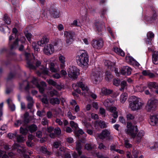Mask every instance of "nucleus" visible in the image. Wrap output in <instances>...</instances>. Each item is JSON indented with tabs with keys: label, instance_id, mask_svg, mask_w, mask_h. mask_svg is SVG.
Here are the masks:
<instances>
[{
	"label": "nucleus",
	"instance_id": "nucleus-3",
	"mask_svg": "<svg viewBox=\"0 0 158 158\" xmlns=\"http://www.w3.org/2000/svg\"><path fill=\"white\" fill-rule=\"evenodd\" d=\"M78 87H80L82 90L84 91L85 94L87 95L89 94V89L88 87L81 82H80L77 83V84H73L72 85V87L73 89L77 93H80L81 92L80 90L77 89Z\"/></svg>",
	"mask_w": 158,
	"mask_h": 158
},
{
	"label": "nucleus",
	"instance_id": "nucleus-46",
	"mask_svg": "<svg viewBox=\"0 0 158 158\" xmlns=\"http://www.w3.org/2000/svg\"><path fill=\"white\" fill-rule=\"evenodd\" d=\"M99 73H98V74H95L93 76L92 78L94 79V81H93L94 83H96L98 82V80H99L98 79V78L100 76V75Z\"/></svg>",
	"mask_w": 158,
	"mask_h": 158
},
{
	"label": "nucleus",
	"instance_id": "nucleus-19",
	"mask_svg": "<svg viewBox=\"0 0 158 158\" xmlns=\"http://www.w3.org/2000/svg\"><path fill=\"white\" fill-rule=\"evenodd\" d=\"M142 74L145 76H147L150 78H153L155 77V75L151 72L149 70H144L142 72Z\"/></svg>",
	"mask_w": 158,
	"mask_h": 158
},
{
	"label": "nucleus",
	"instance_id": "nucleus-43",
	"mask_svg": "<svg viewBox=\"0 0 158 158\" xmlns=\"http://www.w3.org/2000/svg\"><path fill=\"white\" fill-rule=\"evenodd\" d=\"M31 83L34 85V86H32L31 87L33 88L35 87H37L39 85H40L38 83L37 79L34 77L31 81Z\"/></svg>",
	"mask_w": 158,
	"mask_h": 158
},
{
	"label": "nucleus",
	"instance_id": "nucleus-34",
	"mask_svg": "<svg viewBox=\"0 0 158 158\" xmlns=\"http://www.w3.org/2000/svg\"><path fill=\"white\" fill-rule=\"evenodd\" d=\"M29 114L27 112H26L24 114L23 121L24 123H29L30 121L29 118Z\"/></svg>",
	"mask_w": 158,
	"mask_h": 158
},
{
	"label": "nucleus",
	"instance_id": "nucleus-40",
	"mask_svg": "<svg viewBox=\"0 0 158 158\" xmlns=\"http://www.w3.org/2000/svg\"><path fill=\"white\" fill-rule=\"evenodd\" d=\"M17 152L20 154L23 155L25 154L26 149L24 148H20L17 149Z\"/></svg>",
	"mask_w": 158,
	"mask_h": 158
},
{
	"label": "nucleus",
	"instance_id": "nucleus-6",
	"mask_svg": "<svg viewBox=\"0 0 158 158\" xmlns=\"http://www.w3.org/2000/svg\"><path fill=\"white\" fill-rule=\"evenodd\" d=\"M79 70L75 66H70L67 70L69 76L72 78L75 79L77 78Z\"/></svg>",
	"mask_w": 158,
	"mask_h": 158
},
{
	"label": "nucleus",
	"instance_id": "nucleus-20",
	"mask_svg": "<svg viewBox=\"0 0 158 158\" xmlns=\"http://www.w3.org/2000/svg\"><path fill=\"white\" fill-rule=\"evenodd\" d=\"M50 103L52 105H58L60 103V99L57 98H52L49 99Z\"/></svg>",
	"mask_w": 158,
	"mask_h": 158
},
{
	"label": "nucleus",
	"instance_id": "nucleus-12",
	"mask_svg": "<svg viewBox=\"0 0 158 158\" xmlns=\"http://www.w3.org/2000/svg\"><path fill=\"white\" fill-rule=\"evenodd\" d=\"M49 13L51 15L55 18H57L59 17V12L56 8L52 6L49 9Z\"/></svg>",
	"mask_w": 158,
	"mask_h": 158
},
{
	"label": "nucleus",
	"instance_id": "nucleus-53",
	"mask_svg": "<svg viewBox=\"0 0 158 158\" xmlns=\"http://www.w3.org/2000/svg\"><path fill=\"white\" fill-rule=\"evenodd\" d=\"M40 150L43 153L46 154L47 155H49L50 154L49 152L48 151L47 148H45L42 147H41Z\"/></svg>",
	"mask_w": 158,
	"mask_h": 158
},
{
	"label": "nucleus",
	"instance_id": "nucleus-4",
	"mask_svg": "<svg viewBox=\"0 0 158 158\" xmlns=\"http://www.w3.org/2000/svg\"><path fill=\"white\" fill-rule=\"evenodd\" d=\"M26 58L27 60V67L30 69H35V64L36 67L39 66L41 64V62L39 61L35 60L33 62V60H29V57L30 54L29 53L26 52L25 53Z\"/></svg>",
	"mask_w": 158,
	"mask_h": 158
},
{
	"label": "nucleus",
	"instance_id": "nucleus-27",
	"mask_svg": "<svg viewBox=\"0 0 158 158\" xmlns=\"http://www.w3.org/2000/svg\"><path fill=\"white\" fill-rule=\"evenodd\" d=\"M113 77V76L110 72L107 71L106 72L105 78L107 81H110Z\"/></svg>",
	"mask_w": 158,
	"mask_h": 158
},
{
	"label": "nucleus",
	"instance_id": "nucleus-58",
	"mask_svg": "<svg viewBox=\"0 0 158 158\" xmlns=\"http://www.w3.org/2000/svg\"><path fill=\"white\" fill-rule=\"evenodd\" d=\"M15 76V74L13 73H10L9 74L7 78V81L10 80L13 78Z\"/></svg>",
	"mask_w": 158,
	"mask_h": 158
},
{
	"label": "nucleus",
	"instance_id": "nucleus-35",
	"mask_svg": "<svg viewBox=\"0 0 158 158\" xmlns=\"http://www.w3.org/2000/svg\"><path fill=\"white\" fill-rule=\"evenodd\" d=\"M16 137L17 141L18 142L22 143L25 140L24 137L22 135H17Z\"/></svg>",
	"mask_w": 158,
	"mask_h": 158
},
{
	"label": "nucleus",
	"instance_id": "nucleus-45",
	"mask_svg": "<svg viewBox=\"0 0 158 158\" xmlns=\"http://www.w3.org/2000/svg\"><path fill=\"white\" fill-rule=\"evenodd\" d=\"M124 145L125 147L129 148H130L132 147V145L130 143L128 140L124 139Z\"/></svg>",
	"mask_w": 158,
	"mask_h": 158
},
{
	"label": "nucleus",
	"instance_id": "nucleus-50",
	"mask_svg": "<svg viewBox=\"0 0 158 158\" xmlns=\"http://www.w3.org/2000/svg\"><path fill=\"white\" fill-rule=\"evenodd\" d=\"M120 82V80L118 79H114L113 80V84L116 86H118Z\"/></svg>",
	"mask_w": 158,
	"mask_h": 158
},
{
	"label": "nucleus",
	"instance_id": "nucleus-37",
	"mask_svg": "<svg viewBox=\"0 0 158 158\" xmlns=\"http://www.w3.org/2000/svg\"><path fill=\"white\" fill-rule=\"evenodd\" d=\"M112 101L109 99H107L105 100L103 102V104L106 107H108L111 105Z\"/></svg>",
	"mask_w": 158,
	"mask_h": 158
},
{
	"label": "nucleus",
	"instance_id": "nucleus-8",
	"mask_svg": "<svg viewBox=\"0 0 158 158\" xmlns=\"http://www.w3.org/2000/svg\"><path fill=\"white\" fill-rule=\"evenodd\" d=\"M74 33L71 31H65L64 32V36L66 38V43L68 44H72L74 41Z\"/></svg>",
	"mask_w": 158,
	"mask_h": 158
},
{
	"label": "nucleus",
	"instance_id": "nucleus-61",
	"mask_svg": "<svg viewBox=\"0 0 158 158\" xmlns=\"http://www.w3.org/2000/svg\"><path fill=\"white\" fill-rule=\"evenodd\" d=\"M25 36L28 40L29 41H30L32 37V35L31 34L29 33H25Z\"/></svg>",
	"mask_w": 158,
	"mask_h": 158
},
{
	"label": "nucleus",
	"instance_id": "nucleus-28",
	"mask_svg": "<svg viewBox=\"0 0 158 158\" xmlns=\"http://www.w3.org/2000/svg\"><path fill=\"white\" fill-rule=\"evenodd\" d=\"M48 82L49 84L55 86L56 88L58 89H60L61 88L60 86L59 85H56V82L52 79L49 80L48 81Z\"/></svg>",
	"mask_w": 158,
	"mask_h": 158
},
{
	"label": "nucleus",
	"instance_id": "nucleus-1",
	"mask_svg": "<svg viewBox=\"0 0 158 158\" xmlns=\"http://www.w3.org/2000/svg\"><path fill=\"white\" fill-rule=\"evenodd\" d=\"M143 103L141 100L135 96H132L129 99V107L131 110L135 111L140 109Z\"/></svg>",
	"mask_w": 158,
	"mask_h": 158
},
{
	"label": "nucleus",
	"instance_id": "nucleus-23",
	"mask_svg": "<svg viewBox=\"0 0 158 158\" xmlns=\"http://www.w3.org/2000/svg\"><path fill=\"white\" fill-rule=\"evenodd\" d=\"M81 142L79 141L76 142V150L77 152L78 153L79 156L81 155L82 153V152L81 151Z\"/></svg>",
	"mask_w": 158,
	"mask_h": 158
},
{
	"label": "nucleus",
	"instance_id": "nucleus-57",
	"mask_svg": "<svg viewBox=\"0 0 158 158\" xmlns=\"http://www.w3.org/2000/svg\"><path fill=\"white\" fill-rule=\"evenodd\" d=\"M158 147V143H155L153 144V145L150 147V148L152 150H155Z\"/></svg>",
	"mask_w": 158,
	"mask_h": 158
},
{
	"label": "nucleus",
	"instance_id": "nucleus-13",
	"mask_svg": "<svg viewBox=\"0 0 158 158\" xmlns=\"http://www.w3.org/2000/svg\"><path fill=\"white\" fill-rule=\"evenodd\" d=\"M131 69L128 66H124L121 69L120 73L124 75H129L131 74Z\"/></svg>",
	"mask_w": 158,
	"mask_h": 158
},
{
	"label": "nucleus",
	"instance_id": "nucleus-59",
	"mask_svg": "<svg viewBox=\"0 0 158 158\" xmlns=\"http://www.w3.org/2000/svg\"><path fill=\"white\" fill-rule=\"evenodd\" d=\"M98 148L100 149H106V147L102 143H99L98 146Z\"/></svg>",
	"mask_w": 158,
	"mask_h": 158
},
{
	"label": "nucleus",
	"instance_id": "nucleus-55",
	"mask_svg": "<svg viewBox=\"0 0 158 158\" xmlns=\"http://www.w3.org/2000/svg\"><path fill=\"white\" fill-rule=\"evenodd\" d=\"M154 34L152 32H149L147 34V38L152 39V38L154 37Z\"/></svg>",
	"mask_w": 158,
	"mask_h": 158
},
{
	"label": "nucleus",
	"instance_id": "nucleus-17",
	"mask_svg": "<svg viewBox=\"0 0 158 158\" xmlns=\"http://www.w3.org/2000/svg\"><path fill=\"white\" fill-rule=\"evenodd\" d=\"M49 42V39L47 37L44 36L37 42L38 44L41 46L43 47L44 45Z\"/></svg>",
	"mask_w": 158,
	"mask_h": 158
},
{
	"label": "nucleus",
	"instance_id": "nucleus-52",
	"mask_svg": "<svg viewBox=\"0 0 158 158\" xmlns=\"http://www.w3.org/2000/svg\"><path fill=\"white\" fill-rule=\"evenodd\" d=\"M54 131L55 133L57 135H60L61 133V129L59 127L55 128L54 130Z\"/></svg>",
	"mask_w": 158,
	"mask_h": 158
},
{
	"label": "nucleus",
	"instance_id": "nucleus-39",
	"mask_svg": "<svg viewBox=\"0 0 158 158\" xmlns=\"http://www.w3.org/2000/svg\"><path fill=\"white\" fill-rule=\"evenodd\" d=\"M51 44H52V45L58 47L60 45H62V43L61 41L60 40H55L54 42L52 43Z\"/></svg>",
	"mask_w": 158,
	"mask_h": 158
},
{
	"label": "nucleus",
	"instance_id": "nucleus-64",
	"mask_svg": "<svg viewBox=\"0 0 158 158\" xmlns=\"http://www.w3.org/2000/svg\"><path fill=\"white\" fill-rule=\"evenodd\" d=\"M157 15L156 13L155 12H153V14L152 16L151 17L150 20L152 21H153L156 19V18Z\"/></svg>",
	"mask_w": 158,
	"mask_h": 158
},
{
	"label": "nucleus",
	"instance_id": "nucleus-25",
	"mask_svg": "<svg viewBox=\"0 0 158 158\" xmlns=\"http://www.w3.org/2000/svg\"><path fill=\"white\" fill-rule=\"evenodd\" d=\"M49 65L50 70L52 72L56 73L59 70L58 69H57L56 68L54 63L52 62H50L49 64Z\"/></svg>",
	"mask_w": 158,
	"mask_h": 158
},
{
	"label": "nucleus",
	"instance_id": "nucleus-36",
	"mask_svg": "<svg viewBox=\"0 0 158 158\" xmlns=\"http://www.w3.org/2000/svg\"><path fill=\"white\" fill-rule=\"evenodd\" d=\"M3 20L6 24H10V23L11 19L6 14L4 15Z\"/></svg>",
	"mask_w": 158,
	"mask_h": 158
},
{
	"label": "nucleus",
	"instance_id": "nucleus-31",
	"mask_svg": "<svg viewBox=\"0 0 158 158\" xmlns=\"http://www.w3.org/2000/svg\"><path fill=\"white\" fill-rule=\"evenodd\" d=\"M98 124L101 128H104L107 127L108 123L104 121L100 120Z\"/></svg>",
	"mask_w": 158,
	"mask_h": 158
},
{
	"label": "nucleus",
	"instance_id": "nucleus-60",
	"mask_svg": "<svg viewBox=\"0 0 158 158\" xmlns=\"http://www.w3.org/2000/svg\"><path fill=\"white\" fill-rule=\"evenodd\" d=\"M41 101L43 103L45 104H47L48 103V100L46 97H44L41 98Z\"/></svg>",
	"mask_w": 158,
	"mask_h": 158
},
{
	"label": "nucleus",
	"instance_id": "nucleus-42",
	"mask_svg": "<svg viewBox=\"0 0 158 158\" xmlns=\"http://www.w3.org/2000/svg\"><path fill=\"white\" fill-rule=\"evenodd\" d=\"M19 40L17 39H16L15 41L14 42L13 44L11 45L10 46V49H13L16 48L18 45Z\"/></svg>",
	"mask_w": 158,
	"mask_h": 158
},
{
	"label": "nucleus",
	"instance_id": "nucleus-15",
	"mask_svg": "<svg viewBox=\"0 0 158 158\" xmlns=\"http://www.w3.org/2000/svg\"><path fill=\"white\" fill-rule=\"evenodd\" d=\"M149 123L151 125H158V114L151 116L150 117Z\"/></svg>",
	"mask_w": 158,
	"mask_h": 158
},
{
	"label": "nucleus",
	"instance_id": "nucleus-22",
	"mask_svg": "<svg viewBox=\"0 0 158 158\" xmlns=\"http://www.w3.org/2000/svg\"><path fill=\"white\" fill-rule=\"evenodd\" d=\"M105 64L106 66H107V67L111 70H113L114 68V63L110 62L109 60H106L105 62Z\"/></svg>",
	"mask_w": 158,
	"mask_h": 158
},
{
	"label": "nucleus",
	"instance_id": "nucleus-7",
	"mask_svg": "<svg viewBox=\"0 0 158 158\" xmlns=\"http://www.w3.org/2000/svg\"><path fill=\"white\" fill-rule=\"evenodd\" d=\"M110 129H105L102 130L99 135V138L102 140L104 139L110 140L112 138L110 135Z\"/></svg>",
	"mask_w": 158,
	"mask_h": 158
},
{
	"label": "nucleus",
	"instance_id": "nucleus-24",
	"mask_svg": "<svg viewBox=\"0 0 158 158\" xmlns=\"http://www.w3.org/2000/svg\"><path fill=\"white\" fill-rule=\"evenodd\" d=\"M113 49L114 51L119 55L123 56H125L124 52L121 49L116 47H114Z\"/></svg>",
	"mask_w": 158,
	"mask_h": 158
},
{
	"label": "nucleus",
	"instance_id": "nucleus-32",
	"mask_svg": "<svg viewBox=\"0 0 158 158\" xmlns=\"http://www.w3.org/2000/svg\"><path fill=\"white\" fill-rule=\"evenodd\" d=\"M102 94L105 95L110 94H111L112 92V90L111 89H108L105 88L102 89Z\"/></svg>",
	"mask_w": 158,
	"mask_h": 158
},
{
	"label": "nucleus",
	"instance_id": "nucleus-18",
	"mask_svg": "<svg viewBox=\"0 0 158 158\" xmlns=\"http://www.w3.org/2000/svg\"><path fill=\"white\" fill-rule=\"evenodd\" d=\"M152 61L155 64H158V51L153 52L152 55Z\"/></svg>",
	"mask_w": 158,
	"mask_h": 158
},
{
	"label": "nucleus",
	"instance_id": "nucleus-21",
	"mask_svg": "<svg viewBox=\"0 0 158 158\" xmlns=\"http://www.w3.org/2000/svg\"><path fill=\"white\" fill-rule=\"evenodd\" d=\"M28 131L31 133H32L35 131L37 129V127L34 124H32L27 126Z\"/></svg>",
	"mask_w": 158,
	"mask_h": 158
},
{
	"label": "nucleus",
	"instance_id": "nucleus-29",
	"mask_svg": "<svg viewBox=\"0 0 158 158\" xmlns=\"http://www.w3.org/2000/svg\"><path fill=\"white\" fill-rule=\"evenodd\" d=\"M95 26L97 29V30L98 31H100L102 30V28L104 26V24H102L99 22L96 23L95 24Z\"/></svg>",
	"mask_w": 158,
	"mask_h": 158
},
{
	"label": "nucleus",
	"instance_id": "nucleus-51",
	"mask_svg": "<svg viewBox=\"0 0 158 158\" xmlns=\"http://www.w3.org/2000/svg\"><path fill=\"white\" fill-rule=\"evenodd\" d=\"M7 127L6 125H4L1 127L0 130L1 131V132H3V134L6 133L7 131Z\"/></svg>",
	"mask_w": 158,
	"mask_h": 158
},
{
	"label": "nucleus",
	"instance_id": "nucleus-54",
	"mask_svg": "<svg viewBox=\"0 0 158 158\" xmlns=\"http://www.w3.org/2000/svg\"><path fill=\"white\" fill-rule=\"evenodd\" d=\"M99 113L102 115V117H105V110L102 108L101 107L99 109Z\"/></svg>",
	"mask_w": 158,
	"mask_h": 158
},
{
	"label": "nucleus",
	"instance_id": "nucleus-11",
	"mask_svg": "<svg viewBox=\"0 0 158 158\" xmlns=\"http://www.w3.org/2000/svg\"><path fill=\"white\" fill-rule=\"evenodd\" d=\"M103 42L101 40H93L92 42V45L95 48L100 49L103 46Z\"/></svg>",
	"mask_w": 158,
	"mask_h": 158
},
{
	"label": "nucleus",
	"instance_id": "nucleus-33",
	"mask_svg": "<svg viewBox=\"0 0 158 158\" xmlns=\"http://www.w3.org/2000/svg\"><path fill=\"white\" fill-rule=\"evenodd\" d=\"M144 131L143 130H141L139 131L137 136V141L139 142L140 141L143 136L144 135Z\"/></svg>",
	"mask_w": 158,
	"mask_h": 158
},
{
	"label": "nucleus",
	"instance_id": "nucleus-14",
	"mask_svg": "<svg viewBox=\"0 0 158 158\" xmlns=\"http://www.w3.org/2000/svg\"><path fill=\"white\" fill-rule=\"evenodd\" d=\"M125 59L127 62L131 64L136 66H139V63L131 56H126L125 57Z\"/></svg>",
	"mask_w": 158,
	"mask_h": 158
},
{
	"label": "nucleus",
	"instance_id": "nucleus-62",
	"mask_svg": "<svg viewBox=\"0 0 158 158\" xmlns=\"http://www.w3.org/2000/svg\"><path fill=\"white\" fill-rule=\"evenodd\" d=\"M93 148V146L90 144H86L85 146V149L87 150L91 149Z\"/></svg>",
	"mask_w": 158,
	"mask_h": 158
},
{
	"label": "nucleus",
	"instance_id": "nucleus-2",
	"mask_svg": "<svg viewBox=\"0 0 158 158\" xmlns=\"http://www.w3.org/2000/svg\"><path fill=\"white\" fill-rule=\"evenodd\" d=\"M76 59L77 62L79 66H85L88 64L89 56L87 52L82 51L80 54L76 56Z\"/></svg>",
	"mask_w": 158,
	"mask_h": 158
},
{
	"label": "nucleus",
	"instance_id": "nucleus-10",
	"mask_svg": "<svg viewBox=\"0 0 158 158\" xmlns=\"http://www.w3.org/2000/svg\"><path fill=\"white\" fill-rule=\"evenodd\" d=\"M54 51V48L52 44H49L45 45L44 48L43 52L46 55H50L53 54Z\"/></svg>",
	"mask_w": 158,
	"mask_h": 158
},
{
	"label": "nucleus",
	"instance_id": "nucleus-48",
	"mask_svg": "<svg viewBox=\"0 0 158 158\" xmlns=\"http://www.w3.org/2000/svg\"><path fill=\"white\" fill-rule=\"evenodd\" d=\"M120 83H121L122 87L120 89V90L121 91H122L124 89V88L127 85V83L126 81H123L120 82Z\"/></svg>",
	"mask_w": 158,
	"mask_h": 158
},
{
	"label": "nucleus",
	"instance_id": "nucleus-38",
	"mask_svg": "<svg viewBox=\"0 0 158 158\" xmlns=\"http://www.w3.org/2000/svg\"><path fill=\"white\" fill-rule=\"evenodd\" d=\"M69 123L70 126L73 128L75 130H77L78 128V125L77 123H75L74 121H71Z\"/></svg>",
	"mask_w": 158,
	"mask_h": 158
},
{
	"label": "nucleus",
	"instance_id": "nucleus-9",
	"mask_svg": "<svg viewBox=\"0 0 158 158\" xmlns=\"http://www.w3.org/2000/svg\"><path fill=\"white\" fill-rule=\"evenodd\" d=\"M156 99H152L149 100L148 102L147 105L146 106V109L148 111L150 112L154 110L157 103Z\"/></svg>",
	"mask_w": 158,
	"mask_h": 158
},
{
	"label": "nucleus",
	"instance_id": "nucleus-5",
	"mask_svg": "<svg viewBox=\"0 0 158 158\" xmlns=\"http://www.w3.org/2000/svg\"><path fill=\"white\" fill-rule=\"evenodd\" d=\"M127 132L132 137L134 138L135 137L136 134L138 130L136 126H133L131 123H127Z\"/></svg>",
	"mask_w": 158,
	"mask_h": 158
},
{
	"label": "nucleus",
	"instance_id": "nucleus-49",
	"mask_svg": "<svg viewBox=\"0 0 158 158\" xmlns=\"http://www.w3.org/2000/svg\"><path fill=\"white\" fill-rule=\"evenodd\" d=\"M17 133L16 132L13 133H9L8 134V136L10 139H12L16 137Z\"/></svg>",
	"mask_w": 158,
	"mask_h": 158
},
{
	"label": "nucleus",
	"instance_id": "nucleus-41",
	"mask_svg": "<svg viewBox=\"0 0 158 158\" xmlns=\"http://www.w3.org/2000/svg\"><path fill=\"white\" fill-rule=\"evenodd\" d=\"M49 93L50 96L52 97L54 96H57L58 95V92L54 89L50 91Z\"/></svg>",
	"mask_w": 158,
	"mask_h": 158
},
{
	"label": "nucleus",
	"instance_id": "nucleus-63",
	"mask_svg": "<svg viewBox=\"0 0 158 158\" xmlns=\"http://www.w3.org/2000/svg\"><path fill=\"white\" fill-rule=\"evenodd\" d=\"M32 46L35 51H38V47L35 42H33L32 43Z\"/></svg>",
	"mask_w": 158,
	"mask_h": 158
},
{
	"label": "nucleus",
	"instance_id": "nucleus-56",
	"mask_svg": "<svg viewBox=\"0 0 158 158\" xmlns=\"http://www.w3.org/2000/svg\"><path fill=\"white\" fill-rule=\"evenodd\" d=\"M126 117L128 120H133L135 118L134 116L131 114H127Z\"/></svg>",
	"mask_w": 158,
	"mask_h": 158
},
{
	"label": "nucleus",
	"instance_id": "nucleus-26",
	"mask_svg": "<svg viewBox=\"0 0 158 158\" xmlns=\"http://www.w3.org/2000/svg\"><path fill=\"white\" fill-rule=\"evenodd\" d=\"M127 98V94L125 93H123L120 95V101L122 103H123L126 100Z\"/></svg>",
	"mask_w": 158,
	"mask_h": 158
},
{
	"label": "nucleus",
	"instance_id": "nucleus-44",
	"mask_svg": "<svg viewBox=\"0 0 158 158\" xmlns=\"http://www.w3.org/2000/svg\"><path fill=\"white\" fill-rule=\"evenodd\" d=\"M67 114L68 117L71 120H74L76 118L75 116H73L71 112L70 111L67 112Z\"/></svg>",
	"mask_w": 158,
	"mask_h": 158
},
{
	"label": "nucleus",
	"instance_id": "nucleus-16",
	"mask_svg": "<svg viewBox=\"0 0 158 158\" xmlns=\"http://www.w3.org/2000/svg\"><path fill=\"white\" fill-rule=\"evenodd\" d=\"M58 60L60 63V67L61 69H64L65 67V57L61 54H59L58 56Z\"/></svg>",
	"mask_w": 158,
	"mask_h": 158
},
{
	"label": "nucleus",
	"instance_id": "nucleus-30",
	"mask_svg": "<svg viewBox=\"0 0 158 158\" xmlns=\"http://www.w3.org/2000/svg\"><path fill=\"white\" fill-rule=\"evenodd\" d=\"M28 131L27 127L25 128H23L22 127H20L19 129L20 133L23 135H26Z\"/></svg>",
	"mask_w": 158,
	"mask_h": 158
},
{
	"label": "nucleus",
	"instance_id": "nucleus-47",
	"mask_svg": "<svg viewBox=\"0 0 158 158\" xmlns=\"http://www.w3.org/2000/svg\"><path fill=\"white\" fill-rule=\"evenodd\" d=\"M148 85L149 86L155 89H157L158 88V84L154 82H150Z\"/></svg>",
	"mask_w": 158,
	"mask_h": 158
}]
</instances>
